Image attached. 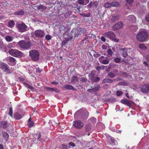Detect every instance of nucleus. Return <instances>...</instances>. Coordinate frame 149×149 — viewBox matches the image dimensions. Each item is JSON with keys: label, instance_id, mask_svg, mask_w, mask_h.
Segmentation results:
<instances>
[{"label": "nucleus", "instance_id": "3c124183", "mask_svg": "<svg viewBox=\"0 0 149 149\" xmlns=\"http://www.w3.org/2000/svg\"><path fill=\"white\" fill-rule=\"evenodd\" d=\"M77 79H78L77 77L76 76H74L73 77H72V78L71 81H72L73 82L76 81L77 80Z\"/></svg>", "mask_w": 149, "mask_h": 149}, {"label": "nucleus", "instance_id": "c756f323", "mask_svg": "<svg viewBox=\"0 0 149 149\" xmlns=\"http://www.w3.org/2000/svg\"><path fill=\"white\" fill-rule=\"evenodd\" d=\"M15 25V22L13 20L10 21L8 23V26L9 27H13Z\"/></svg>", "mask_w": 149, "mask_h": 149}, {"label": "nucleus", "instance_id": "f257e3e1", "mask_svg": "<svg viewBox=\"0 0 149 149\" xmlns=\"http://www.w3.org/2000/svg\"><path fill=\"white\" fill-rule=\"evenodd\" d=\"M89 113L85 108H82L77 111L74 114L75 118L81 120H85L87 119Z\"/></svg>", "mask_w": 149, "mask_h": 149}, {"label": "nucleus", "instance_id": "b1692460", "mask_svg": "<svg viewBox=\"0 0 149 149\" xmlns=\"http://www.w3.org/2000/svg\"><path fill=\"white\" fill-rule=\"evenodd\" d=\"M44 36L45 33L43 31L38 30V37H42Z\"/></svg>", "mask_w": 149, "mask_h": 149}, {"label": "nucleus", "instance_id": "603ef678", "mask_svg": "<svg viewBox=\"0 0 149 149\" xmlns=\"http://www.w3.org/2000/svg\"><path fill=\"white\" fill-rule=\"evenodd\" d=\"M93 56L95 58H98L100 56V54H99L95 53L93 54Z\"/></svg>", "mask_w": 149, "mask_h": 149}, {"label": "nucleus", "instance_id": "393cba45", "mask_svg": "<svg viewBox=\"0 0 149 149\" xmlns=\"http://www.w3.org/2000/svg\"><path fill=\"white\" fill-rule=\"evenodd\" d=\"M86 131V132H89L91 130V125L90 123L88 124L85 126Z\"/></svg>", "mask_w": 149, "mask_h": 149}, {"label": "nucleus", "instance_id": "69168bd1", "mask_svg": "<svg viewBox=\"0 0 149 149\" xmlns=\"http://www.w3.org/2000/svg\"><path fill=\"white\" fill-rule=\"evenodd\" d=\"M113 81H120L121 80V79L120 78H117L116 79H113Z\"/></svg>", "mask_w": 149, "mask_h": 149}, {"label": "nucleus", "instance_id": "7c9ffc66", "mask_svg": "<svg viewBox=\"0 0 149 149\" xmlns=\"http://www.w3.org/2000/svg\"><path fill=\"white\" fill-rule=\"evenodd\" d=\"M139 46V48L141 49L144 50L147 49V47L143 44H140Z\"/></svg>", "mask_w": 149, "mask_h": 149}, {"label": "nucleus", "instance_id": "5fc2aeb1", "mask_svg": "<svg viewBox=\"0 0 149 149\" xmlns=\"http://www.w3.org/2000/svg\"><path fill=\"white\" fill-rule=\"evenodd\" d=\"M126 83L124 81H122L121 82H119L118 84V85H123L124 86L126 84Z\"/></svg>", "mask_w": 149, "mask_h": 149}, {"label": "nucleus", "instance_id": "f3484780", "mask_svg": "<svg viewBox=\"0 0 149 149\" xmlns=\"http://www.w3.org/2000/svg\"><path fill=\"white\" fill-rule=\"evenodd\" d=\"M120 18V16L118 15H113L112 16L111 18V20L113 22H115L119 20Z\"/></svg>", "mask_w": 149, "mask_h": 149}, {"label": "nucleus", "instance_id": "0e129e2a", "mask_svg": "<svg viewBox=\"0 0 149 149\" xmlns=\"http://www.w3.org/2000/svg\"><path fill=\"white\" fill-rule=\"evenodd\" d=\"M104 56H101L99 58V59L100 61H102V58H104Z\"/></svg>", "mask_w": 149, "mask_h": 149}, {"label": "nucleus", "instance_id": "680f3d73", "mask_svg": "<svg viewBox=\"0 0 149 149\" xmlns=\"http://www.w3.org/2000/svg\"><path fill=\"white\" fill-rule=\"evenodd\" d=\"M51 83L52 84H55V85H57L58 84V82H56V81H53V82H51Z\"/></svg>", "mask_w": 149, "mask_h": 149}, {"label": "nucleus", "instance_id": "de8ad7c7", "mask_svg": "<svg viewBox=\"0 0 149 149\" xmlns=\"http://www.w3.org/2000/svg\"><path fill=\"white\" fill-rule=\"evenodd\" d=\"M108 54L110 56H112L113 54V52L111 49H109L107 51Z\"/></svg>", "mask_w": 149, "mask_h": 149}, {"label": "nucleus", "instance_id": "e2e57ef3", "mask_svg": "<svg viewBox=\"0 0 149 149\" xmlns=\"http://www.w3.org/2000/svg\"><path fill=\"white\" fill-rule=\"evenodd\" d=\"M101 40L105 42L106 41V39L104 37L102 36L101 38Z\"/></svg>", "mask_w": 149, "mask_h": 149}, {"label": "nucleus", "instance_id": "4d7b16f0", "mask_svg": "<svg viewBox=\"0 0 149 149\" xmlns=\"http://www.w3.org/2000/svg\"><path fill=\"white\" fill-rule=\"evenodd\" d=\"M143 64H145L146 66L149 69V66L148 63L146 61H144L143 63Z\"/></svg>", "mask_w": 149, "mask_h": 149}, {"label": "nucleus", "instance_id": "a18cd8bd", "mask_svg": "<svg viewBox=\"0 0 149 149\" xmlns=\"http://www.w3.org/2000/svg\"><path fill=\"white\" fill-rule=\"evenodd\" d=\"M114 60L115 62L117 63H119L121 61V59L118 58H115Z\"/></svg>", "mask_w": 149, "mask_h": 149}, {"label": "nucleus", "instance_id": "49530a36", "mask_svg": "<svg viewBox=\"0 0 149 149\" xmlns=\"http://www.w3.org/2000/svg\"><path fill=\"white\" fill-rule=\"evenodd\" d=\"M13 113L12 108L10 107L9 108V115L10 116L12 117Z\"/></svg>", "mask_w": 149, "mask_h": 149}, {"label": "nucleus", "instance_id": "39448f33", "mask_svg": "<svg viewBox=\"0 0 149 149\" xmlns=\"http://www.w3.org/2000/svg\"><path fill=\"white\" fill-rule=\"evenodd\" d=\"M18 45L22 48L28 49L31 46V43L29 42H26L24 40H22L18 42Z\"/></svg>", "mask_w": 149, "mask_h": 149}, {"label": "nucleus", "instance_id": "2eb2a0df", "mask_svg": "<svg viewBox=\"0 0 149 149\" xmlns=\"http://www.w3.org/2000/svg\"><path fill=\"white\" fill-rule=\"evenodd\" d=\"M8 67V66L6 64L4 63H1L0 65V68L4 70L6 72H8L9 71Z\"/></svg>", "mask_w": 149, "mask_h": 149}, {"label": "nucleus", "instance_id": "6e6d98bb", "mask_svg": "<svg viewBox=\"0 0 149 149\" xmlns=\"http://www.w3.org/2000/svg\"><path fill=\"white\" fill-rule=\"evenodd\" d=\"M68 144L69 145L73 147H74L75 146V144L73 142H70Z\"/></svg>", "mask_w": 149, "mask_h": 149}, {"label": "nucleus", "instance_id": "412c9836", "mask_svg": "<svg viewBox=\"0 0 149 149\" xmlns=\"http://www.w3.org/2000/svg\"><path fill=\"white\" fill-rule=\"evenodd\" d=\"M121 50L122 51V54L124 58H125L127 56V50L125 48L122 49Z\"/></svg>", "mask_w": 149, "mask_h": 149}, {"label": "nucleus", "instance_id": "5701e85b", "mask_svg": "<svg viewBox=\"0 0 149 149\" xmlns=\"http://www.w3.org/2000/svg\"><path fill=\"white\" fill-rule=\"evenodd\" d=\"M33 123L31 120V118H29L28 121V125L29 127H33Z\"/></svg>", "mask_w": 149, "mask_h": 149}, {"label": "nucleus", "instance_id": "f704fd0d", "mask_svg": "<svg viewBox=\"0 0 149 149\" xmlns=\"http://www.w3.org/2000/svg\"><path fill=\"white\" fill-rule=\"evenodd\" d=\"M15 116L16 119L17 120L20 119L22 117L21 115L18 113H16L15 115Z\"/></svg>", "mask_w": 149, "mask_h": 149}, {"label": "nucleus", "instance_id": "dca6fc26", "mask_svg": "<svg viewBox=\"0 0 149 149\" xmlns=\"http://www.w3.org/2000/svg\"><path fill=\"white\" fill-rule=\"evenodd\" d=\"M127 19L128 21L132 23H135L136 21V17L133 15H129L127 17Z\"/></svg>", "mask_w": 149, "mask_h": 149}, {"label": "nucleus", "instance_id": "774afa93", "mask_svg": "<svg viewBox=\"0 0 149 149\" xmlns=\"http://www.w3.org/2000/svg\"><path fill=\"white\" fill-rule=\"evenodd\" d=\"M146 59L149 62V55H148L146 56Z\"/></svg>", "mask_w": 149, "mask_h": 149}, {"label": "nucleus", "instance_id": "37998d69", "mask_svg": "<svg viewBox=\"0 0 149 149\" xmlns=\"http://www.w3.org/2000/svg\"><path fill=\"white\" fill-rule=\"evenodd\" d=\"M87 79L85 77H81L80 78V80L83 82H86L87 81Z\"/></svg>", "mask_w": 149, "mask_h": 149}, {"label": "nucleus", "instance_id": "864d4df0", "mask_svg": "<svg viewBox=\"0 0 149 149\" xmlns=\"http://www.w3.org/2000/svg\"><path fill=\"white\" fill-rule=\"evenodd\" d=\"M146 19L147 22H149V14H148L146 15Z\"/></svg>", "mask_w": 149, "mask_h": 149}, {"label": "nucleus", "instance_id": "13d9d810", "mask_svg": "<svg viewBox=\"0 0 149 149\" xmlns=\"http://www.w3.org/2000/svg\"><path fill=\"white\" fill-rule=\"evenodd\" d=\"M67 42L66 40H64L62 42V45H65L67 43Z\"/></svg>", "mask_w": 149, "mask_h": 149}, {"label": "nucleus", "instance_id": "aec40b11", "mask_svg": "<svg viewBox=\"0 0 149 149\" xmlns=\"http://www.w3.org/2000/svg\"><path fill=\"white\" fill-rule=\"evenodd\" d=\"M113 81V80L111 79H108V78H104V79L102 82V84H104L105 83H111Z\"/></svg>", "mask_w": 149, "mask_h": 149}, {"label": "nucleus", "instance_id": "473e14b6", "mask_svg": "<svg viewBox=\"0 0 149 149\" xmlns=\"http://www.w3.org/2000/svg\"><path fill=\"white\" fill-rule=\"evenodd\" d=\"M104 6L106 8H110L111 7V3L108 2H107L104 4Z\"/></svg>", "mask_w": 149, "mask_h": 149}, {"label": "nucleus", "instance_id": "e433bc0d", "mask_svg": "<svg viewBox=\"0 0 149 149\" xmlns=\"http://www.w3.org/2000/svg\"><path fill=\"white\" fill-rule=\"evenodd\" d=\"M3 136L4 139L6 140L8 139L9 138V135L7 133L4 132L3 134Z\"/></svg>", "mask_w": 149, "mask_h": 149}, {"label": "nucleus", "instance_id": "f8f14e48", "mask_svg": "<svg viewBox=\"0 0 149 149\" xmlns=\"http://www.w3.org/2000/svg\"><path fill=\"white\" fill-rule=\"evenodd\" d=\"M100 88V85L96 84L95 85V87L94 88L88 89V91L91 93H92L93 92H96L98 91Z\"/></svg>", "mask_w": 149, "mask_h": 149}, {"label": "nucleus", "instance_id": "09e8293b", "mask_svg": "<svg viewBox=\"0 0 149 149\" xmlns=\"http://www.w3.org/2000/svg\"><path fill=\"white\" fill-rule=\"evenodd\" d=\"M78 3L80 5H84V0H78Z\"/></svg>", "mask_w": 149, "mask_h": 149}, {"label": "nucleus", "instance_id": "a19ab883", "mask_svg": "<svg viewBox=\"0 0 149 149\" xmlns=\"http://www.w3.org/2000/svg\"><path fill=\"white\" fill-rule=\"evenodd\" d=\"M52 38V36L49 35H46L45 37L46 39L48 40H50Z\"/></svg>", "mask_w": 149, "mask_h": 149}, {"label": "nucleus", "instance_id": "f03ea898", "mask_svg": "<svg viewBox=\"0 0 149 149\" xmlns=\"http://www.w3.org/2000/svg\"><path fill=\"white\" fill-rule=\"evenodd\" d=\"M148 37V34L146 31L139 32L136 35L137 40L139 41L142 42L145 41Z\"/></svg>", "mask_w": 149, "mask_h": 149}, {"label": "nucleus", "instance_id": "2f4dec72", "mask_svg": "<svg viewBox=\"0 0 149 149\" xmlns=\"http://www.w3.org/2000/svg\"><path fill=\"white\" fill-rule=\"evenodd\" d=\"M24 85L27 88L29 89H29L31 91H33V88L30 85H29L26 83H25Z\"/></svg>", "mask_w": 149, "mask_h": 149}, {"label": "nucleus", "instance_id": "052dcab7", "mask_svg": "<svg viewBox=\"0 0 149 149\" xmlns=\"http://www.w3.org/2000/svg\"><path fill=\"white\" fill-rule=\"evenodd\" d=\"M126 1L127 3L129 4L132 3L133 1V0H126Z\"/></svg>", "mask_w": 149, "mask_h": 149}, {"label": "nucleus", "instance_id": "6ab92c4d", "mask_svg": "<svg viewBox=\"0 0 149 149\" xmlns=\"http://www.w3.org/2000/svg\"><path fill=\"white\" fill-rule=\"evenodd\" d=\"M9 60L10 64L12 65H14L16 64V61L15 59L12 57H9Z\"/></svg>", "mask_w": 149, "mask_h": 149}, {"label": "nucleus", "instance_id": "c03bdc74", "mask_svg": "<svg viewBox=\"0 0 149 149\" xmlns=\"http://www.w3.org/2000/svg\"><path fill=\"white\" fill-rule=\"evenodd\" d=\"M46 8V7L42 5H40L38 6V10L42 9L45 10Z\"/></svg>", "mask_w": 149, "mask_h": 149}, {"label": "nucleus", "instance_id": "79ce46f5", "mask_svg": "<svg viewBox=\"0 0 149 149\" xmlns=\"http://www.w3.org/2000/svg\"><path fill=\"white\" fill-rule=\"evenodd\" d=\"M41 136V135L40 134V133H39L38 135V140L39 141H40L41 142H43L45 141V140L44 139H39L40 137Z\"/></svg>", "mask_w": 149, "mask_h": 149}, {"label": "nucleus", "instance_id": "8fccbe9b", "mask_svg": "<svg viewBox=\"0 0 149 149\" xmlns=\"http://www.w3.org/2000/svg\"><path fill=\"white\" fill-rule=\"evenodd\" d=\"M116 94L118 96H120L123 94V92L121 91H118L116 92Z\"/></svg>", "mask_w": 149, "mask_h": 149}, {"label": "nucleus", "instance_id": "58836bf2", "mask_svg": "<svg viewBox=\"0 0 149 149\" xmlns=\"http://www.w3.org/2000/svg\"><path fill=\"white\" fill-rule=\"evenodd\" d=\"M2 126L3 128H5L8 126L7 123L6 121L1 122Z\"/></svg>", "mask_w": 149, "mask_h": 149}, {"label": "nucleus", "instance_id": "cd10ccee", "mask_svg": "<svg viewBox=\"0 0 149 149\" xmlns=\"http://www.w3.org/2000/svg\"><path fill=\"white\" fill-rule=\"evenodd\" d=\"M13 37L10 36H7L5 37L6 40L8 42H10L12 41L13 39Z\"/></svg>", "mask_w": 149, "mask_h": 149}, {"label": "nucleus", "instance_id": "bb28decb", "mask_svg": "<svg viewBox=\"0 0 149 149\" xmlns=\"http://www.w3.org/2000/svg\"><path fill=\"white\" fill-rule=\"evenodd\" d=\"M106 59L102 60V61H100V62L104 64H108L109 63V59L108 58L106 57Z\"/></svg>", "mask_w": 149, "mask_h": 149}, {"label": "nucleus", "instance_id": "9b49d317", "mask_svg": "<svg viewBox=\"0 0 149 149\" xmlns=\"http://www.w3.org/2000/svg\"><path fill=\"white\" fill-rule=\"evenodd\" d=\"M123 24L122 22H120L116 24L113 26V29L114 31H116L123 27Z\"/></svg>", "mask_w": 149, "mask_h": 149}, {"label": "nucleus", "instance_id": "338daca9", "mask_svg": "<svg viewBox=\"0 0 149 149\" xmlns=\"http://www.w3.org/2000/svg\"><path fill=\"white\" fill-rule=\"evenodd\" d=\"M42 71V69H40L39 68H38V72H41Z\"/></svg>", "mask_w": 149, "mask_h": 149}, {"label": "nucleus", "instance_id": "0eeeda50", "mask_svg": "<svg viewBox=\"0 0 149 149\" xmlns=\"http://www.w3.org/2000/svg\"><path fill=\"white\" fill-rule=\"evenodd\" d=\"M141 91L144 94H147L149 92V83L145 84L140 87Z\"/></svg>", "mask_w": 149, "mask_h": 149}, {"label": "nucleus", "instance_id": "423d86ee", "mask_svg": "<svg viewBox=\"0 0 149 149\" xmlns=\"http://www.w3.org/2000/svg\"><path fill=\"white\" fill-rule=\"evenodd\" d=\"M17 27L18 31L20 32H24L27 31V26L24 23L17 24Z\"/></svg>", "mask_w": 149, "mask_h": 149}, {"label": "nucleus", "instance_id": "9d476101", "mask_svg": "<svg viewBox=\"0 0 149 149\" xmlns=\"http://www.w3.org/2000/svg\"><path fill=\"white\" fill-rule=\"evenodd\" d=\"M89 75L90 76L91 80L93 82H97L100 80V78L98 77H95V74L91 73Z\"/></svg>", "mask_w": 149, "mask_h": 149}, {"label": "nucleus", "instance_id": "4be33fe9", "mask_svg": "<svg viewBox=\"0 0 149 149\" xmlns=\"http://www.w3.org/2000/svg\"><path fill=\"white\" fill-rule=\"evenodd\" d=\"M32 37L35 40H37V31L36 30L34 32H32L31 33Z\"/></svg>", "mask_w": 149, "mask_h": 149}, {"label": "nucleus", "instance_id": "72a5a7b5", "mask_svg": "<svg viewBox=\"0 0 149 149\" xmlns=\"http://www.w3.org/2000/svg\"><path fill=\"white\" fill-rule=\"evenodd\" d=\"M80 15L83 17H89L91 15L90 13H81Z\"/></svg>", "mask_w": 149, "mask_h": 149}, {"label": "nucleus", "instance_id": "20e7f679", "mask_svg": "<svg viewBox=\"0 0 149 149\" xmlns=\"http://www.w3.org/2000/svg\"><path fill=\"white\" fill-rule=\"evenodd\" d=\"M9 53L11 56L20 58L22 56V52L17 49H11L8 51Z\"/></svg>", "mask_w": 149, "mask_h": 149}, {"label": "nucleus", "instance_id": "ddd939ff", "mask_svg": "<svg viewBox=\"0 0 149 149\" xmlns=\"http://www.w3.org/2000/svg\"><path fill=\"white\" fill-rule=\"evenodd\" d=\"M98 5V2L97 1H91L90 3L87 5V6L89 8H91L92 7L96 8Z\"/></svg>", "mask_w": 149, "mask_h": 149}, {"label": "nucleus", "instance_id": "7ed1b4c3", "mask_svg": "<svg viewBox=\"0 0 149 149\" xmlns=\"http://www.w3.org/2000/svg\"><path fill=\"white\" fill-rule=\"evenodd\" d=\"M104 34L106 38H110L115 42H118L119 41V39L116 38V35L112 31H108L105 33Z\"/></svg>", "mask_w": 149, "mask_h": 149}, {"label": "nucleus", "instance_id": "6e6552de", "mask_svg": "<svg viewBox=\"0 0 149 149\" xmlns=\"http://www.w3.org/2000/svg\"><path fill=\"white\" fill-rule=\"evenodd\" d=\"M73 126L78 129H81L84 126L83 123L80 120H77L73 122Z\"/></svg>", "mask_w": 149, "mask_h": 149}, {"label": "nucleus", "instance_id": "ea45409f", "mask_svg": "<svg viewBox=\"0 0 149 149\" xmlns=\"http://www.w3.org/2000/svg\"><path fill=\"white\" fill-rule=\"evenodd\" d=\"M110 140L111 142V144L113 145H115V141L116 140L114 139V138H113L111 137Z\"/></svg>", "mask_w": 149, "mask_h": 149}, {"label": "nucleus", "instance_id": "c9c22d12", "mask_svg": "<svg viewBox=\"0 0 149 149\" xmlns=\"http://www.w3.org/2000/svg\"><path fill=\"white\" fill-rule=\"evenodd\" d=\"M107 76L111 78H113L115 77L114 74L112 72H109L107 74Z\"/></svg>", "mask_w": 149, "mask_h": 149}, {"label": "nucleus", "instance_id": "a878e982", "mask_svg": "<svg viewBox=\"0 0 149 149\" xmlns=\"http://www.w3.org/2000/svg\"><path fill=\"white\" fill-rule=\"evenodd\" d=\"M24 14V12L23 10H21L17 12H15L14 14L16 15H22Z\"/></svg>", "mask_w": 149, "mask_h": 149}, {"label": "nucleus", "instance_id": "bf43d9fd", "mask_svg": "<svg viewBox=\"0 0 149 149\" xmlns=\"http://www.w3.org/2000/svg\"><path fill=\"white\" fill-rule=\"evenodd\" d=\"M62 147L63 148L66 149L68 148V146L67 145L63 144L62 145Z\"/></svg>", "mask_w": 149, "mask_h": 149}, {"label": "nucleus", "instance_id": "1a4fd4ad", "mask_svg": "<svg viewBox=\"0 0 149 149\" xmlns=\"http://www.w3.org/2000/svg\"><path fill=\"white\" fill-rule=\"evenodd\" d=\"M29 55L32 59L35 61L37 60V51L35 50H30Z\"/></svg>", "mask_w": 149, "mask_h": 149}, {"label": "nucleus", "instance_id": "c85d7f7f", "mask_svg": "<svg viewBox=\"0 0 149 149\" xmlns=\"http://www.w3.org/2000/svg\"><path fill=\"white\" fill-rule=\"evenodd\" d=\"M111 3V6L117 7L119 5V3L118 1H114L112 2Z\"/></svg>", "mask_w": 149, "mask_h": 149}, {"label": "nucleus", "instance_id": "4c0bfd02", "mask_svg": "<svg viewBox=\"0 0 149 149\" xmlns=\"http://www.w3.org/2000/svg\"><path fill=\"white\" fill-rule=\"evenodd\" d=\"M45 88L48 91H51V92L56 91V90L55 89L52 88L47 87Z\"/></svg>", "mask_w": 149, "mask_h": 149}, {"label": "nucleus", "instance_id": "a211bd4d", "mask_svg": "<svg viewBox=\"0 0 149 149\" xmlns=\"http://www.w3.org/2000/svg\"><path fill=\"white\" fill-rule=\"evenodd\" d=\"M63 88L68 90H76V89L75 88H74L72 86L70 85H65L63 86Z\"/></svg>", "mask_w": 149, "mask_h": 149}, {"label": "nucleus", "instance_id": "4468645a", "mask_svg": "<svg viewBox=\"0 0 149 149\" xmlns=\"http://www.w3.org/2000/svg\"><path fill=\"white\" fill-rule=\"evenodd\" d=\"M120 102L122 103L125 104L129 107H130L132 101L131 100L129 101L125 99H123L121 100Z\"/></svg>", "mask_w": 149, "mask_h": 149}]
</instances>
